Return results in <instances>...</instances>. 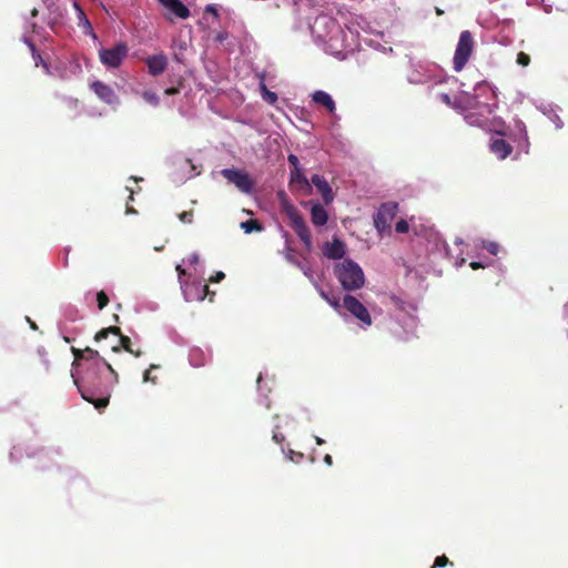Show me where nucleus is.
<instances>
[{
  "instance_id": "obj_8",
  "label": "nucleus",
  "mask_w": 568,
  "mask_h": 568,
  "mask_svg": "<svg viewBox=\"0 0 568 568\" xmlns=\"http://www.w3.org/2000/svg\"><path fill=\"white\" fill-rule=\"evenodd\" d=\"M221 174L241 192L248 194L253 191L254 181L247 173L235 169H223Z\"/></svg>"
},
{
  "instance_id": "obj_4",
  "label": "nucleus",
  "mask_w": 568,
  "mask_h": 568,
  "mask_svg": "<svg viewBox=\"0 0 568 568\" xmlns=\"http://www.w3.org/2000/svg\"><path fill=\"white\" fill-rule=\"evenodd\" d=\"M129 54V47L125 42H118L112 48L99 50L100 62L108 69H116L122 65Z\"/></svg>"
},
{
  "instance_id": "obj_46",
  "label": "nucleus",
  "mask_w": 568,
  "mask_h": 568,
  "mask_svg": "<svg viewBox=\"0 0 568 568\" xmlns=\"http://www.w3.org/2000/svg\"><path fill=\"white\" fill-rule=\"evenodd\" d=\"M324 462H325V464H327L328 466H332V465H333V458H332V456H331V455H328V454H327V455H325V457H324Z\"/></svg>"
},
{
  "instance_id": "obj_33",
  "label": "nucleus",
  "mask_w": 568,
  "mask_h": 568,
  "mask_svg": "<svg viewBox=\"0 0 568 568\" xmlns=\"http://www.w3.org/2000/svg\"><path fill=\"white\" fill-rule=\"evenodd\" d=\"M154 368H159V366L152 364V365H150V368L144 372V375H143V381L144 382H151L153 384L156 383V376H153V374H151V371L154 369Z\"/></svg>"
},
{
  "instance_id": "obj_21",
  "label": "nucleus",
  "mask_w": 568,
  "mask_h": 568,
  "mask_svg": "<svg viewBox=\"0 0 568 568\" xmlns=\"http://www.w3.org/2000/svg\"><path fill=\"white\" fill-rule=\"evenodd\" d=\"M189 359L192 366L202 367L206 363V356L201 348H192L189 354Z\"/></svg>"
},
{
  "instance_id": "obj_54",
  "label": "nucleus",
  "mask_w": 568,
  "mask_h": 568,
  "mask_svg": "<svg viewBox=\"0 0 568 568\" xmlns=\"http://www.w3.org/2000/svg\"><path fill=\"white\" fill-rule=\"evenodd\" d=\"M130 200H133V193L132 191L130 192V196H129Z\"/></svg>"
},
{
  "instance_id": "obj_1",
  "label": "nucleus",
  "mask_w": 568,
  "mask_h": 568,
  "mask_svg": "<svg viewBox=\"0 0 568 568\" xmlns=\"http://www.w3.org/2000/svg\"><path fill=\"white\" fill-rule=\"evenodd\" d=\"M84 382L87 385H80L74 378V384L82 398L92 403L97 409L105 408L110 399V385L98 377L94 371L87 372Z\"/></svg>"
},
{
  "instance_id": "obj_47",
  "label": "nucleus",
  "mask_w": 568,
  "mask_h": 568,
  "mask_svg": "<svg viewBox=\"0 0 568 568\" xmlns=\"http://www.w3.org/2000/svg\"><path fill=\"white\" fill-rule=\"evenodd\" d=\"M206 11L212 12L215 16L217 14V10L213 6H207Z\"/></svg>"
},
{
  "instance_id": "obj_39",
  "label": "nucleus",
  "mask_w": 568,
  "mask_h": 568,
  "mask_svg": "<svg viewBox=\"0 0 568 568\" xmlns=\"http://www.w3.org/2000/svg\"><path fill=\"white\" fill-rule=\"evenodd\" d=\"M164 93L166 95H176L180 93V88L179 87H171V88H168L164 90Z\"/></svg>"
},
{
  "instance_id": "obj_34",
  "label": "nucleus",
  "mask_w": 568,
  "mask_h": 568,
  "mask_svg": "<svg viewBox=\"0 0 568 568\" xmlns=\"http://www.w3.org/2000/svg\"><path fill=\"white\" fill-rule=\"evenodd\" d=\"M409 230V225H408V222L406 220H399L396 224H395V231L397 233H407Z\"/></svg>"
},
{
  "instance_id": "obj_7",
  "label": "nucleus",
  "mask_w": 568,
  "mask_h": 568,
  "mask_svg": "<svg viewBox=\"0 0 568 568\" xmlns=\"http://www.w3.org/2000/svg\"><path fill=\"white\" fill-rule=\"evenodd\" d=\"M344 308L356 317L364 326L372 325V317L366 306L353 295H345L343 300Z\"/></svg>"
},
{
  "instance_id": "obj_44",
  "label": "nucleus",
  "mask_w": 568,
  "mask_h": 568,
  "mask_svg": "<svg viewBox=\"0 0 568 568\" xmlns=\"http://www.w3.org/2000/svg\"><path fill=\"white\" fill-rule=\"evenodd\" d=\"M273 439L277 443V444H281L283 440H284V435L281 434V433H276L274 432L273 434Z\"/></svg>"
},
{
  "instance_id": "obj_22",
  "label": "nucleus",
  "mask_w": 568,
  "mask_h": 568,
  "mask_svg": "<svg viewBox=\"0 0 568 568\" xmlns=\"http://www.w3.org/2000/svg\"><path fill=\"white\" fill-rule=\"evenodd\" d=\"M110 334L114 335L116 337V339H119L120 336H123L120 327L110 326V327L102 328L101 331H99L95 334L94 339H95V342H100V341L106 338Z\"/></svg>"
},
{
  "instance_id": "obj_48",
  "label": "nucleus",
  "mask_w": 568,
  "mask_h": 568,
  "mask_svg": "<svg viewBox=\"0 0 568 568\" xmlns=\"http://www.w3.org/2000/svg\"><path fill=\"white\" fill-rule=\"evenodd\" d=\"M261 91H262V95H263L264 93H266V91H268V90H267V88H266V85H265L264 83H261Z\"/></svg>"
},
{
  "instance_id": "obj_16",
  "label": "nucleus",
  "mask_w": 568,
  "mask_h": 568,
  "mask_svg": "<svg viewBox=\"0 0 568 568\" xmlns=\"http://www.w3.org/2000/svg\"><path fill=\"white\" fill-rule=\"evenodd\" d=\"M163 7L172 11L176 17L186 19L190 17V10L180 0H158Z\"/></svg>"
},
{
  "instance_id": "obj_37",
  "label": "nucleus",
  "mask_w": 568,
  "mask_h": 568,
  "mask_svg": "<svg viewBox=\"0 0 568 568\" xmlns=\"http://www.w3.org/2000/svg\"><path fill=\"white\" fill-rule=\"evenodd\" d=\"M287 161L291 164L292 169H301L298 158L295 154H290L287 156Z\"/></svg>"
},
{
  "instance_id": "obj_28",
  "label": "nucleus",
  "mask_w": 568,
  "mask_h": 568,
  "mask_svg": "<svg viewBox=\"0 0 568 568\" xmlns=\"http://www.w3.org/2000/svg\"><path fill=\"white\" fill-rule=\"evenodd\" d=\"M447 565H453V562H450L449 559L445 555H442V556H437L435 558V561H434L432 568H443V567H446Z\"/></svg>"
},
{
  "instance_id": "obj_27",
  "label": "nucleus",
  "mask_w": 568,
  "mask_h": 568,
  "mask_svg": "<svg viewBox=\"0 0 568 568\" xmlns=\"http://www.w3.org/2000/svg\"><path fill=\"white\" fill-rule=\"evenodd\" d=\"M97 302L99 310H103L109 304V297L104 291H100L97 293Z\"/></svg>"
},
{
  "instance_id": "obj_24",
  "label": "nucleus",
  "mask_w": 568,
  "mask_h": 568,
  "mask_svg": "<svg viewBox=\"0 0 568 568\" xmlns=\"http://www.w3.org/2000/svg\"><path fill=\"white\" fill-rule=\"evenodd\" d=\"M73 7L74 9L77 10L78 12V18H79V23L80 24H83L84 27L89 28V29H92L91 27V23L90 21L88 20L83 9L81 8V6L78 3V2H74L73 3Z\"/></svg>"
},
{
  "instance_id": "obj_30",
  "label": "nucleus",
  "mask_w": 568,
  "mask_h": 568,
  "mask_svg": "<svg viewBox=\"0 0 568 568\" xmlns=\"http://www.w3.org/2000/svg\"><path fill=\"white\" fill-rule=\"evenodd\" d=\"M71 352L74 356L73 365H78L79 361L85 359V348L80 349L77 347H71Z\"/></svg>"
},
{
  "instance_id": "obj_9",
  "label": "nucleus",
  "mask_w": 568,
  "mask_h": 568,
  "mask_svg": "<svg viewBox=\"0 0 568 568\" xmlns=\"http://www.w3.org/2000/svg\"><path fill=\"white\" fill-rule=\"evenodd\" d=\"M144 62L152 77L162 74L169 64L168 57L163 52L148 57Z\"/></svg>"
},
{
  "instance_id": "obj_41",
  "label": "nucleus",
  "mask_w": 568,
  "mask_h": 568,
  "mask_svg": "<svg viewBox=\"0 0 568 568\" xmlns=\"http://www.w3.org/2000/svg\"><path fill=\"white\" fill-rule=\"evenodd\" d=\"M199 258H200V257H199V254H196V253H192V254L189 256L187 261H189V263H190V264L194 265V264H196V263L199 262Z\"/></svg>"
},
{
  "instance_id": "obj_32",
  "label": "nucleus",
  "mask_w": 568,
  "mask_h": 568,
  "mask_svg": "<svg viewBox=\"0 0 568 568\" xmlns=\"http://www.w3.org/2000/svg\"><path fill=\"white\" fill-rule=\"evenodd\" d=\"M201 293L203 295V301L209 297V300L212 302L213 301V297L215 295V292H212L209 287V285L204 282H202L201 284Z\"/></svg>"
},
{
  "instance_id": "obj_25",
  "label": "nucleus",
  "mask_w": 568,
  "mask_h": 568,
  "mask_svg": "<svg viewBox=\"0 0 568 568\" xmlns=\"http://www.w3.org/2000/svg\"><path fill=\"white\" fill-rule=\"evenodd\" d=\"M142 98H143V100H144L146 103H149V104H151V105H153V106H156V105H159V103H160V99H159V97L156 95V93H154V92H152V91H144V92L142 93Z\"/></svg>"
},
{
  "instance_id": "obj_13",
  "label": "nucleus",
  "mask_w": 568,
  "mask_h": 568,
  "mask_svg": "<svg viewBox=\"0 0 568 568\" xmlns=\"http://www.w3.org/2000/svg\"><path fill=\"white\" fill-rule=\"evenodd\" d=\"M311 181L312 184L317 189L318 193L322 195L325 204L332 203L334 200V193L325 178L318 174H314Z\"/></svg>"
},
{
  "instance_id": "obj_11",
  "label": "nucleus",
  "mask_w": 568,
  "mask_h": 568,
  "mask_svg": "<svg viewBox=\"0 0 568 568\" xmlns=\"http://www.w3.org/2000/svg\"><path fill=\"white\" fill-rule=\"evenodd\" d=\"M202 281L181 282V288L185 301L187 302H202L203 295L201 293Z\"/></svg>"
},
{
  "instance_id": "obj_15",
  "label": "nucleus",
  "mask_w": 568,
  "mask_h": 568,
  "mask_svg": "<svg viewBox=\"0 0 568 568\" xmlns=\"http://www.w3.org/2000/svg\"><path fill=\"white\" fill-rule=\"evenodd\" d=\"M324 255L332 260L342 258L345 255V244L338 239L327 242L324 246Z\"/></svg>"
},
{
  "instance_id": "obj_10",
  "label": "nucleus",
  "mask_w": 568,
  "mask_h": 568,
  "mask_svg": "<svg viewBox=\"0 0 568 568\" xmlns=\"http://www.w3.org/2000/svg\"><path fill=\"white\" fill-rule=\"evenodd\" d=\"M92 91L99 97V99L108 104H115L119 102V98L114 90L102 81H94L91 83Z\"/></svg>"
},
{
  "instance_id": "obj_18",
  "label": "nucleus",
  "mask_w": 568,
  "mask_h": 568,
  "mask_svg": "<svg viewBox=\"0 0 568 568\" xmlns=\"http://www.w3.org/2000/svg\"><path fill=\"white\" fill-rule=\"evenodd\" d=\"M312 99L316 104L324 106L331 114L335 112V102L327 92L322 90L315 91Z\"/></svg>"
},
{
  "instance_id": "obj_29",
  "label": "nucleus",
  "mask_w": 568,
  "mask_h": 568,
  "mask_svg": "<svg viewBox=\"0 0 568 568\" xmlns=\"http://www.w3.org/2000/svg\"><path fill=\"white\" fill-rule=\"evenodd\" d=\"M516 62H517V64H519L520 67H528V65H529V63H530V57H529V54L525 53L524 51H520V52L517 54Z\"/></svg>"
},
{
  "instance_id": "obj_26",
  "label": "nucleus",
  "mask_w": 568,
  "mask_h": 568,
  "mask_svg": "<svg viewBox=\"0 0 568 568\" xmlns=\"http://www.w3.org/2000/svg\"><path fill=\"white\" fill-rule=\"evenodd\" d=\"M320 295L334 308H339V298L335 296H329L326 292L323 290H320Z\"/></svg>"
},
{
  "instance_id": "obj_2",
  "label": "nucleus",
  "mask_w": 568,
  "mask_h": 568,
  "mask_svg": "<svg viewBox=\"0 0 568 568\" xmlns=\"http://www.w3.org/2000/svg\"><path fill=\"white\" fill-rule=\"evenodd\" d=\"M335 275L345 291H356L365 283L363 270L352 260H344L338 264L335 268Z\"/></svg>"
},
{
  "instance_id": "obj_19",
  "label": "nucleus",
  "mask_w": 568,
  "mask_h": 568,
  "mask_svg": "<svg viewBox=\"0 0 568 568\" xmlns=\"http://www.w3.org/2000/svg\"><path fill=\"white\" fill-rule=\"evenodd\" d=\"M311 220L315 226H323L327 223L328 215L320 203H314L311 207Z\"/></svg>"
},
{
  "instance_id": "obj_14",
  "label": "nucleus",
  "mask_w": 568,
  "mask_h": 568,
  "mask_svg": "<svg viewBox=\"0 0 568 568\" xmlns=\"http://www.w3.org/2000/svg\"><path fill=\"white\" fill-rule=\"evenodd\" d=\"M85 359L87 361H89V359L97 361L98 365H102L103 367H105L108 369V372L110 373V375H112L113 384H116L119 382L118 373L113 369L111 364L105 358L100 356L98 351H95L91 347H85Z\"/></svg>"
},
{
  "instance_id": "obj_45",
  "label": "nucleus",
  "mask_w": 568,
  "mask_h": 568,
  "mask_svg": "<svg viewBox=\"0 0 568 568\" xmlns=\"http://www.w3.org/2000/svg\"><path fill=\"white\" fill-rule=\"evenodd\" d=\"M469 266H470L473 270H478V268H483V267H484V265H483L481 263H479V262H471V263L469 264Z\"/></svg>"
},
{
  "instance_id": "obj_40",
  "label": "nucleus",
  "mask_w": 568,
  "mask_h": 568,
  "mask_svg": "<svg viewBox=\"0 0 568 568\" xmlns=\"http://www.w3.org/2000/svg\"><path fill=\"white\" fill-rule=\"evenodd\" d=\"M175 270L178 272L180 283L184 282L182 277L186 275V271L180 264L175 266Z\"/></svg>"
},
{
  "instance_id": "obj_38",
  "label": "nucleus",
  "mask_w": 568,
  "mask_h": 568,
  "mask_svg": "<svg viewBox=\"0 0 568 568\" xmlns=\"http://www.w3.org/2000/svg\"><path fill=\"white\" fill-rule=\"evenodd\" d=\"M225 278V274L222 271H217L214 275L209 278L211 283H219Z\"/></svg>"
},
{
  "instance_id": "obj_36",
  "label": "nucleus",
  "mask_w": 568,
  "mask_h": 568,
  "mask_svg": "<svg viewBox=\"0 0 568 568\" xmlns=\"http://www.w3.org/2000/svg\"><path fill=\"white\" fill-rule=\"evenodd\" d=\"M263 99L270 104H275L277 101V94L273 91H266V93L263 94Z\"/></svg>"
},
{
  "instance_id": "obj_31",
  "label": "nucleus",
  "mask_w": 568,
  "mask_h": 568,
  "mask_svg": "<svg viewBox=\"0 0 568 568\" xmlns=\"http://www.w3.org/2000/svg\"><path fill=\"white\" fill-rule=\"evenodd\" d=\"M193 210L184 211L179 214V220L184 224H191L193 222Z\"/></svg>"
},
{
  "instance_id": "obj_3",
  "label": "nucleus",
  "mask_w": 568,
  "mask_h": 568,
  "mask_svg": "<svg viewBox=\"0 0 568 568\" xmlns=\"http://www.w3.org/2000/svg\"><path fill=\"white\" fill-rule=\"evenodd\" d=\"M278 196L282 199L281 205L283 212L290 220L291 226L305 245L306 250L312 248V236L308 226L306 225L302 214L298 210L286 199L284 192L280 193Z\"/></svg>"
},
{
  "instance_id": "obj_52",
  "label": "nucleus",
  "mask_w": 568,
  "mask_h": 568,
  "mask_svg": "<svg viewBox=\"0 0 568 568\" xmlns=\"http://www.w3.org/2000/svg\"><path fill=\"white\" fill-rule=\"evenodd\" d=\"M29 47H30V49H31V51H32V52H34V51H36V47H34V44H33V43H31V42H30V43H29Z\"/></svg>"
},
{
  "instance_id": "obj_53",
  "label": "nucleus",
  "mask_w": 568,
  "mask_h": 568,
  "mask_svg": "<svg viewBox=\"0 0 568 568\" xmlns=\"http://www.w3.org/2000/svg\"><path fill=\"white\" fill-rule=\"evenodd\" d=\"M436 12H437V14H442L443 13V11L440 9H438V8L436 9Z\"/></svg>"
},
{
  "instance_id": "obj_20",
  "label": "nucleus",
  "mask_w": 568,
  "mask_h": 568,
  "mask_svg": "<svg viewBox=\"0 0 568 568\" xmlns=\"http://www.w3.org/2000/svg\"><path fill=\"white\" fill-rule=\"evenodd\" d=\"M132 343H131V339L130 337L128 336H120L119 339H116L114 343H112L110 345L111 349L113 352H119L121 348H123L124 351H126L128 353H131L133 354L135 357H139L141 355V352L140 351H133L132 349Z\"/></svg>"
},
{
  "instance_id": "obj_43",
  "label": "nucleus",
  "mask_w": 568,
  "mask_h": 568,
  "mask_svg": "<svg viewBox=\"0 0 568 568\" xmlns=\"http://www.w3.org/2000/svg\"><path fill=\"white\" fill-rule=\"evenodd\" d=\"M465 120H466L469 124H471V125H474V124H478V125H480V123H478V122H477V120L475 119V116H474L473 114H467V115L465 116Z\"/></svg>"
},
{
  "instance_id": "obj_12",
  "label": "nucleus",
  "mask_w": 568,
  "mask_h": 568,
  "mask_svg": "<svg viewBox=\"0 0 568 568\" xmlns=\"http://www.w3.org/2000/svg\"><path fill=\"white\" fill-rule=\"evenodd\" d=\"M290 184L303 194L311 193L312 185L301 169L291 170Z\"/></svg>"
},
{
  "instance_id": "obj_5",
  "label": "nucleus",
  "mask_w": 568,
  "mask_h": 568,
  "mask_svg": "<svg viewBox=\"0 0 568 568\" xmlns=\"http://www.w3.org/2000/svg\"><path fill=\"white\" fill-rule=\"evenodd\" d=\"M474 50V39L470 31L465 30L460 33L457 48L454 54V69L459 72L468 62Z\"/></svg>"
},
{
  "instance_id": "obj_49",
  "label": "nucleus",
  "mask_w": 568,
  "mask_h": 568,
  "mask_svg": "<svg viewBox=\"0 0 568 568\" xmlns=\"http://www.w3.org/2000/svg\"><path fill=\"white\" fill-rule=\"evenodd\" d=\"M315 439H316V444H317V445H322V444H324V440H323L322 438L316 437Z\"/></svg>"
},
{
  "instance_id": "obj_17",
  "label": "nucleus",
  "mask_w": 568,
  "mask_h": 568,
  "mask_svg": "<svg viewBox=\"0 0 568 568\" xmlns=\"http://www.w3.org/2000/svg\"><path fill=\"white\" fill-rule=\"evenodd\" d=\"M490 150L499 159L504 160L513 152V146L504 139H495L490 143Z\"/></svg>"
},
{
  "instance_id": "obj_51",
  "label": "nucleus",
  "mask_w": 568,
  "mask_h": 568,
  "mask_svg": "<svg viewBox=\"0 0 568 568\" xmlns=\"http://www.w3.org/2000/svg\"><path fill=\"white\" fill-rule=\"evenodd\" d=\"M126 213H135V210H133L132 207H126Z\"/></svg>"
},
{
  "instance_id": "obj_50",
  "label": "nucleus",
  "mask_w": 568,
  "mask_h": 568,
  "mask_svg": "<svg viewBox=\"0 0 568 568\" xmlns=\"http://www.w3.org/2000/svg\"><path fill=\"white\" fill-rule=\"evenodd\" d=\"M31 16H32V17L38 16V10H37L36 8H34V9H32V11H31Z\"/></svg>"
},
{
  "instance_id": "obj_23",
  "label": "nucleus",
  "mask_w": 568,
  "mask_h": 568,
  "mask_svg": "<svg viewBox=\"0 0 568 568\" xmlns=\"http://www.w3.org/2000/svg\"><path fill=\"white\" fill-rule=\"evenodd\" d=\"M241 229L245 233H252V232H261L263 230V225L257 220H247L241 223Z\"/></svg>"
},
{
  "instance_id": "obj_6",
  "label": "nucleus",
  "mask_w": 568,
  "mask_h": 568,
  "mask_svg": "<svg viewBox=\"0 0 568 568\" xmlns=\"http://www.w3.org/2000/svg\"><path fill=\"white\" fill-rule=\"evenodd\" d=\"M398 212L396 202L383 203L374 216V225L379 234L390 233V223Z\"/></svg>"
},
{
  "instance_id": "obj_35",
  "label": "nucleus",
  "mask_w": 568,
  "mask_h": 568,
  "mask_svg": "<svg viewBox=\"0 0 568 568\" xmlns=\"http://www.w3.org/2000/svg\"><path fill=\"white\" fill-rule=\"evenodd\" d=\"M484 248H486L490 254L497 255L499 252V244L496 242H486L484 243Z\"/></svg>"
},
{
  "instance_id": "obj_55",
  "label": "nucleus",
  "mask_w": 568,
  "mask_h": 568,
  "mask_svg": "<svg viewBox=\"0 0 568 568\" xmlns=\"http://www.w3.org/2000/svg\"><path fill=\"white\" fill-rule=\"evenodd\" d=\"M31 327L36 329V328H37V325H36L34 323H32V322H31Z\"/></svg>"
},
{
  "instance_id": "obj_42",
  "label": "nucleus",
  "mask_w": 568,
  "mask_h": 568,
  "mask_svg": "<svg viewBox=\"0 0 568 568\" xmlns=\"http://www.w3.org/2000/svg\"><path fill=\"white\" fill-rule=\"evenodd\" d=\"M440 100H442L445 104H447V105H452V100H450L449 94H447V93H442V94H440Z\"/></svg>"
}]
</instances>
